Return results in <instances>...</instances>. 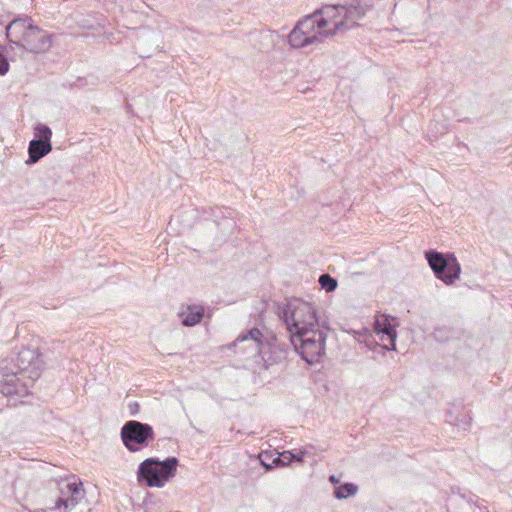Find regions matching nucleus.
Instances as JSON below:
<instances>
[{
    "label": "nucleus",
    "instance_id": "20",
    "mask_svg": "<svg viewBox=\"0 0 512 512\" xmlns=\"http://www.w3.org/2000/svg\"><path fill=\"white\" fill-rule=\"evenodd\" d=\"M304 452H299L298 454H294V459L296 461H303Z\"/></svg>",
    "mask_w": 512,
    "mask_h": 512
},
{
    "label": "nucleus",
    "instance_id": "12",
    "mask_svg": "<svg viewBox=\"0 0 512 512\" xmlns=\"http://www.w3.org/2000/svg\"><path fill=\"white\" fill-rule=\"evenodd\" d=\"M177 315L184 326H195L201 322L204 315V308L200 305L182 306Z\"/></svg>",
    "mask_w": 512,
    "mask_h": 512
},
{
    "label": "nucleus",
    "instance_id": "3",
    "mask_svg": "<svg viewBox=\"0 0 512 512\" xmlns=\"http://www.w3.org/2000/svg\"><path fill=\"white\" fill-rule=\"evenodd\" d=\"M365 15L361 6L328 5L313 13L324 38L352 28Z\"/></svg>",
    "mask_w": 512,
    "mask_h": 512
},
{
    "label": "nucleus",
    "instance_id": "15",
    "mask_svg": "<svg viewBox=\"0 0 512 512\" xmlns=\"http://www.w3.org/2000/svg\"><path fill=\"white\" fill-rule=\"evenodd\" d=\"M358 487L352 483H346L344 485H341L337 487L334 490V496L337 499H346L350 496H353L357 493Z\"/></svg>",
    "mask_w": 512,
    "mask_h": 512
},
{
    "label": "nucleus",
    "instance_id": "19",
    "mask_svg": "<svg viewBox=\"0 0 512 512\" xmlns=\"http://www.w3.org/2000/svg\"><path fill=\"white\" fill-rule=\"evenodd\" d=\"M9 70V63L7 61V59L2 55L0 54V75H4L8 72Z\"/></svg>",
    "mask_w": 512,
    "mask_h": 512
},
{
    "label": "nucleus",
    "instance_id": "10",
    "mask_svg": "<svg viewBox=\"0 0 512 512\" xmlns=\"http://www.w3.org/2000/svg\"><path fill=\"white\" fill-rule=\"evenodd\" d=\"M374 331L383 342V348L387 350H396L397 331L390 322L388 315H379L374 322Z\"/></svg>",
    "mask_w": 512,
    "mask_h": 512
},
{
    "label": "nucleus",
    "instance_id": "21",
    "mask_svg": "<svg viewBox=\"0 0 512 512\" xmlns=\"http://www.w3.org/2000/svg\"><path fill=\"white\" fill-rule=\"evenodd\" d=\"M329 480L333 484H338L339 483V479L336 476H334V475L330 476Z\"/></svg>",
    "mask_w": 512,
    "mask_h": 512
},
{
    "label": "nucleus",
    "instance_id": "14",
    "mask_svg": "<svg viewBox=\"0 0 512 512\" xmlns=\"http://www.w3.org/2000/svg\"><path fill=\"white\" fill-rule=\"evenodd\" d=\"M27 391V387L20 383L16 375L9 376L4 383L0 384V392L5 395H25Z\"/></svg>",
    "mask_w": 512,
    "mask_h": 512
},
{
    "label": "nucleus",
    "instance_id": "5",
    "mask_svg": "<svg viewBox=\"0 0 512 512\" xmlns=\"http://www.w3.org/2000/svg\"><path fill=\"white\" fill-rule=\"evenodd\" d=\"M120 437L127 450L138 452L154 441L155 434L149 424L130 420L122 426Z\"/></svg>",
    "mask_w": 512,
    "mask_h": 512
},
{
    "label": "nucleus",
    "instance_id": "17",
    "mask_svg": "<svg viewBox=\"0 0 512 512\" xmlns=\"http://www.w3.org/2000/svg\"><path fill=\"white\" fill-rule=\"evenodd\" d=\"M35 136L38 137L37 140H39V141H46V142L50 143L52 131L48 126H46L44 124H38L35 127Z\"/></svg>",
    "mask_w": 512,
    "mask_h": 512
},
{
    "label": "nucleus",
    "instance_id": "6",
    "mask_svg": "<svg viewBox=\"0 0 512 512\" xmlns=\"http://www.w3.org/2000/svg\"><path fill=\"white\" fill-rule=\"evenodd\" d=\"M425 257L435 276L446 285H452L460 278L461 265L454 254L443 255L430 250L425 253Z\"/></svg>",
    "mask_w": 512,
    "mask_h": 512
},
{
    "label": "nucleus",
    "instance_id": "2",
    "mask_svg": "<svg viewBox=\"0 0 512 512\" xmlns=\"http://www.w3.org/2000/svg\"><path fill=\"white\" fill-rule=\"evenodd\" d=\"M6 36L11 48L15 45L31 53H44L52 46L51 35L34 25L29 17L10 22L6 27Z\"/></svg>",
    "mask_w": 512,
    "mask_h": 512
},
{
    "label": "nucleus",
    "instance_id": "18",
    "mask_svg": "<svg viewBox=\"0 0 512 512\" xmlns=\"http://www.w3.org/2000/svg\"><path fill=\"white\" fill-rule=\"evenodd\" d=\"M321 288L327 292H332L337 288V281L328 274H323L319 278Z\"/></svg>",
    "mask_w": 512,
    "mask_h": 512
},
{
    "label": "nucleus",
    "instance_id": "8",
    "mask_svg": "<svg viewBox=\"0 0 512 512\" xmlns=\"http://www.w3.org/2000/svg\"><path fill=\"white\" fill-rule=\"evenodd\" d=\"M59 497L51 507L53 512H69L84 498V489L81 482L75 479H64L59 482Z\"/></svg>",
    "mask_w": 512,
    "mask_h": 512
},
{
    "label": "nucleus",
    "instance_id": "4",
    "mask_svg": "<svg viewBox=\"0 0 512 512\" xmlns=\"http://www.w3.org/2000/svg\"><path fill=\"white\" fill-rule=\"evenodd\" d=\"M178 460L175 457L159 461L155 458L144 460L138 469V480L149 487L162 488L176 475Z\"/></svg>",
    "mask_w": 512,
    "mask_h": 512
},
{
    "label": "nucleus",
    "instance_id": "1",
    "mask_svg": "<svg viewBox=\"0 0 512 512\" xmlns=\"http://www.w3.org/2000/svg\"><path fill=\"white\" fill-rule=\"evenodd\" d=\"M284 322L293 347L307 363H313L323 355L326 332L313 304L299 299L290 301L284 310Z\"/></svg>",
    "mask_w": 512,
    "mask_h": 512
},
{
    "label": "nucleus",
    "instance_id": "7",
    "mask_svg": "<svg viewBox=\"0 0 512 512\" xmlns=\"http://www.w3.org/2000/svg\"><path fill=\"white\" fill-rule=\"evenodd\" d=\"M325 40L312 15L300 20L288 35V43L293 48H302Z\"/></svg>",
    "mask_w": 512,
    "mask_h": 512
},
{
    "label": "nucleus",
    "instance_id": "11",
    "mask_svg": "<svg viewBox=\"0 0 512 512\" xmlns=\"http://www.w3.org/2000/svg\"><path fill=\"white\" fill-rule=\"evenodd\" d=\"M261 338L262 333L260 332V330L254 328L251 329L248 333L239 336L235 345H237L238 343H247L248 348L252 349L253 352L262 355V359L264 361H267L264 357L267 345L261 341Z\"/></svg>",
    "mask_w": 512,
    "mask_h": 512
},
{
    "label": "nucleus",
    "instance_id": "13",
    "mask_svg": "<svg viewBox=\"0 0 512 512\" xmlns=\"http://www.w3.org/2000/svg\"><path fill=\"white\" fill-rule=\"evenodd\" d=\"M52 150L51 143L46 141L32 140L29 143V163H35Z\"/></svg>",
    "mask_w": 512,
    "mask_h": 512
},
{
    "label": "nucleus",
    "instance_id": "9",
    "mask_svg": "<svg viewBox=\"0 0 512 512\" xmlns=\"http://www.w3.org/2000/svg\"><path fill=\"white\" fill-rule=\"evenodd\" d=\"M17 364L21 373H26L31 380L38 378L43 368L40 353L35 348H22L18 353Z\"/></svg>",
    "mask_w": 512,
    "mask_h": 512
},
{
    "label": "nucleus",
    "instance_id": "16",
    "mask_svg": "<svg viewBox=\"0 0 512 512\" xmlns=\"http://www.w3.org/2000/svg\"><path fill=\"white\" fill-rule=\"evenodd\" d=\"M294 459V454L290 451H284L280 453L275 459L272 461V465H265L267 469H271L273 466H286L292 462Z\"/></svg>",
    "mask_w": 512,
    "mask_h": 512
}]
</instances>
